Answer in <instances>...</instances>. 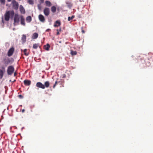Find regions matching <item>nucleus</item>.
I'll return each mask as SVG.
<instances>
[{
	"label": "nucleus",
	"mask_w": 153,
	"mask_h": 153,
	"mask_svg": "<svg viewBox=\"0 0 153 153\" xmlns=\"http://www.w3.org/2000/svg\"><path fill=\"white\" fill-rule=\"evenodd\" d=\"M14 13L13 10L8 11L4 15L5 20L6 21L9 20L10 16L11 17H13L14 15Z\"/></svg>",
	"instance_id": "1"
},
{
	"label": "nucleus",
	"mask_w": 153,
	"mask_h": 153,
	"mask_svg": "<svg viewBox=\"0 0 153 153\" xmlns=\"http://www.w3.org/2000/svg\"><path fill=\"white\" fill-rule=\"evenodd\" d=\"M14 68L12 66H9L8 67L7 69V73L9 75H11L14 72Z\"/></svg>",
	"instance_id": "2"
},
{
	"label": "nucleus",
	"mask_w": 153,
	"mask_h": 153,
	"mask_svg": "<svg viewBox=\"0 0 153 153\" xmlns=\"http://www.w3.org/2000/svg\"><path fill=\"white\" fill-rule=\"evenodd\" d=\"M12 3L13 4V7L16 10H17L19 7V4L14 0L12 1Z\"/></svg>",
	"instance_id": "3"
},
{
	"label": "nucleus",
	"mask_w": 153,
	"mask_h": 153,
	"mask_svg": "<svg viewBox=\"0 0 153 153\" xmlns=\"http://www.w3.org/2000/svg\"><path fill=\"white\" fill-rule=\"evenodd\" d=\"M19 19H20L19 16L17 14H16L14 19V24L15 23L18 24Z\"/></svg>",
	"instance_id": "4"
},
{
	"label": "nucleus",
	"mask_w": 153,
	"mask_h": 153,
	"mask_svg": "<svg viewBox=\"0 0 153 153\" xmlns=\"http://www.w3.org/2000/svg\"><path fill=\"white\" fill-rule=\"evenodd\" d=\"M14 48L13 47L11 48L9 50L7 53V55L9 56H12L14 52Z\"/></svg>",
	"instance_id": "5"
},
{
	"label": "nucleus",
	"mask_w": 153,
	"mask_h": 153,
	"mask_svg": "<svg viewBox=\"0 0 153 153\" xmlns=\"http://www.w3.org/2000/svg\"><path fill=\"white\" fill-rule=\"evenodd\" d=\"M44 13L45 16H48L50 14V9L47 7L45 8L43 11Z\"/></svg>",
	"instance_id": "6"
},
{
	"label": "nucleus",
	"mask_w": 153,
	"mask_h": 153,
	"mask_svg": "<svg viewBox=\"0 0 153 153\" xmlns=\"http://www.w3.org/2000/svg\"><path fill=\"white\" fill-rule=\"evenodd\" d=\"M36 86L38 88H41L42 89L45 88V85L41 82H38L36 83Z\"/></svg>",
	"instance_id": "7"
},
{
	"label": "nucleus",
	"mask_w": 153,
	"mask_h": 153,
	"mask_svg": "<svg viewBox=\"0 0 153 153\" xmlns=\"http://www.w3.org/2000/svg\"><path fill=\"white\" fill-rule=\"evenodd\" d=\"M20 19L21 21V24L24 26H25V19L23 16L22 15L20 16Z\"/></svg>",
	"instance_id": "8"
},
{
	"label": "nucleus",
	"mask_w": 153,
	"mask_h": 153,
	"mask_svg": "<svg viewBox=\"0 0 153 153\" xmlns=\"http://www.w3.org/2000/svg\"><path fill=\"white\" fill-rule=\"evenodd\" d=\"M39 19L40 21L42 22H44L45 21L44 17L42 14L39 15Z\"/></svg>",
	"instance_id": "9"
},
{
	"label": "nucleus",
	"mask_w": 153,
	"mask_h": 153,
	"mask_svg": "<svg viewBox=\"0 0 153 153\" xmlns=\"http://www.w3.org/2000/svg\"><path fill=\"white\" fill-rule=\"evenodd\" d=\"M24 83L26 86H29L31 83V82L30 80L25 79L24 81Z\"/></svg>",
	"instance_id": "10"
},
{
	"label": "nucleus",
	"mask_w": 153,
	"mask_h": 153,
	"mask_svg": "<svg viewBox=\"0 0 153 153\" xmlns=\"http://www.w3.org/2000/svg\"><path fill=\"white\" fill-rule=\"evenodd\" d=\"M4 63L6 65H8L10 62V60L8 58H6L4 60Z\"/></svg>",
	"instance_id": "11"
},
{
	"label": "nucleus",
	"mask_w": 153,
	"mask_h": 153,
	"mask_svg": "<svg viewBox=\"0 0 153 153\" xmlns=\"http://www.w3.org/2000/svg\"><path fill=\"white\" fill-rule=\"evenodd\" d=\"M60 25V22L59 21L57 20L56 21L55 24L54 25V27H57L59 26Z\"/></svg>",
	"instance_id": "12"
},
{
	"label": "nucleus",
	"mask_w": 153,
	"mask_h": 153,
	"mask_svg": "<svg viewBox=\"0 0 153 153\" xmlns=\"http://www.w3.org/2000/svg\"><path fill=\"white\" fill-rule=\"evenodd\" d=\"M44 85H45V88L46 87V88H48L49 87L50 85V83L48 81H46L45 82Z\"/></svg>",
	"instance_id": "13"
},
{
	"label": "nucleus",
	"mask_w": 153,
	"mask_h": 153,
	"mask_svg": "<svg viewBox=\"0 0 153 153\" xmlns=\"http://www.w3.org/2000/svg\"><path fill=\"white\" fill-rule=\"evenodd\" d=\"M44 48L47 51H48L49 48L50 47V45L49 44H47L46 45H45L44 46Z\"/></svg>",
	"instance_id": "14"
},
{
	"label": "nucleus",
	"mask_w": 153,
	"mask_h": 153,
	"mask_svg": "<svg viewBox=\"0 0 153 153\" xmlns=\"http://www.w3.org/2000/svg\"><path fill=\"white\" fill-rule=\"evenodd\" d=\"M38 36V34L36 33H34L33 34L32 38L33 39H36Z\"/></svg>",
	"instance_id": "15"
},
{
	"label": "nucleus",
	"mask_w": 153,
	"mask_h": 153,
	"mask_svg": "<svg viewBox=\"0 0 153 153\" xmlns=\"http://www.w3.org/2000/svg\"><path fill=\"white\" fill-rule=\"evenodd\" d=\"M45 3L47 6L50 7L52 5L51 3L49 1H45Z\"/></svg>",
	"instance_id": "16"
},
{
	"label": "nucleus",
	"mask_w": 153,
	"mask_h": 153,
	"mask_svg": "<svg viewBox=\"0 0 153 153\" xmlns=\"http://www.w3.org/2000/svg\"><path fill=\"white\" fill-rule=\"evenodd\" d=\"M51 10L52 12L54 13L56 12V8L54 6H52L51 8Z\"/></svg>",
	"instance_id": "17"
},
{
	"label": "nucleus",
	"mask_w": 153,
	"mask_h": 153,
	"mask_svg": "<svg viewBox=\"0 0 153 153\" xmlns=\"http://www.w3.org/2000/svg\"><path fill=\"white\" fill-rule=\"evenodd\" d=\"M32 18L30 16H29L27 17L26 18V21L27 22H30L31 21Z\"/></svg>",
	"instance_id": "18"
},
{
	"label": "nucleus",
	"mask_w": 153,
	"mask_h": 153,
	"mask_svg": "<svg viewBox=\"0 0 153 153\" xmlns=\"http://www.w3.org/2000/svg\"><path fill=\"white\" fill-rule=\"evenodd\" d=\"M4 73L3 71L0 70V79H1L3 76Z\"/></svg>",
	"instance_id": "19"
},
{
	"label": "nucleus",
	"mask_w": 153,
	"mask_h": 153,
	"mask_svg": "<svg viewBox=\"0 0 153 153\" xmlns=\"http://www.w3.org/2000/svg\"><path fill=\"white\" fill-rule=\"evenodd\" d=\"M71 54L72 55H75L77 54V52L76 51H71Z\"/></svg>",
	"instance_id": "20"
},
{
	"label": "nucleus",
	"mask_w": 153,
	"mask_h": 153,
	"mask_svg": "<svg viewBox=\"0 0 153 153\" xmlns=\"http://www.w3.org/2000/svg\"><path fill=\"white\" fill-rule=\"evenodd\" d=\"M39 46L38 44H34L33 45V48L34 49H36L38 48Z\"/></svg>",
	"instance_id": "21"
},
{
	"label": "nucleus",
	"mask_w": 153,
	"mask_h": 153,
	"mask_svg": "<svg viewBox=\"0 0 153 153\" xmlns=\"http://www.w3.org/2000/svg\"><path fill=\"white\" fill-rule=\"evenodd\" d=\"M27 49H25L24 50L23 52L25 55L26 56H27L29 55V53H28L27 52Z\"/></svg>",
	"instance_id": "22"
},
{
	"label": "nucleus",
	"mask_w": 153,
	"mask_h": 153,
	"mask_svg": "<svg viewBox=\"0 0 153 153\" xmlns=\"http://www.w3.org/2000/svg\"><path fill=\"white\" fill-rule=\"evenodd\" d=\"M74 17V15L72 16L71 17H68V20L70 21L72 20Z\"/></svg>",
	"instance_id": "23"
},
{
	"label": "nucleus",
	"mask_w": 153,
	"mask_h": 153,
	"mask_svg": "<svg viewBox=\"0 0 153 153\" xmlns=\"http://www.w3.org/2000/svg\"><path fill=\"white\" fill-rule=\"evenodd\" d=\"M28 2L30 4H33L34 3L32 0H28Z\"/></svg>",
	"instance_id": "24"
},
{
	"label": "nucleus",
	"mask_w": 153,
	"mask_h": 153,
	"mask_svg": "<svg viewBox=\"0 0 153 153\" xmlns=\"http://www.w3.org/2000/svg\"><path fill=\"white\" fill-rule=\"evenodd\" d=\"M26 39V36L24 35H23L22 37V39L23 41H25Z\"/></svg>",
	"instance_id": "25"
},
{
	"label": "nucleus",
	"mask_w": 153,
	"mask_h": 153,
	"mask_svg": "<svg viewBox=\"0 0 153 153\" xmlns=\"http://www.w3.org/2000/svg\"><path fill=\"white\" fill-rule=\"evenodd\" d=\"M37 7H38V9L40 10H41V9H42V6H41V4H39L38 5H37Z\"/></svg>",
	"instance_id": "26"
},
{
	"label": "nucleus",
	"mask_w": 153,
	"mask_h": 153,
	"mask_svg": "<svg viewBox=\"0 0 153 153\" xmlns=\"http://www.w3.org/2000/svg\"><path fill=\"white\" fill-rule=\"evenodd\" d=\"M0 1L1 4H5V0H0Z\"/></svg>",
	"instance_id": "27"
},
{
	"label": "nucleus",
	"mask_w": 153,
	"mask_h": 153,
	"mask_svg": "<svg viewBox=\"0 0 153 153\" xmlns=\"http://www.w3.org/2000/svg\"><path fill=\"white\" fill-rule=\"evenodd\" d=\"M20 11L21 12H22L24 11V13H25V10L23 7H22V8H20Z\"/></svg>",
	"instance_id": "28"
},
{
	"label": "nucleus",
	"mask_w": 153,
	"mask_h": 153,
	"mask_svg": "<svg viewBox=\"0 0 153 153\" xmlns=\"http://www.w3.org/2000/svg\"><path fill=\"white\" fill-rule=\"evenodd\" d=\"M58 82H57V81H56L55 82V84L53 86V88H54L56 86V85H57V84L58 83Z\"/></svg>",
	"instance_id": "29"
},
{
	"label": "nucleus",
	"mask_w": 153,
	"mask_h": 153,
	"mask_svg": "<svg viewBox=\"0 0 153 153\" xmlns=\"http://www.w3.org/2000/svg\"><path fill=\"white\" fill-rule=\"evenodd\" d=\"M66 76L65 74H63L62 75V77L63 78H65L66 77Z\"/></svg>",
	"instance_id": "30"
},
{
	"label": "nucleus",
	"mask_w": 153,
	"mask_h": 153,
	"mask_svg": "<svg viewBox=\"0 0 153 153\" xmlns=\"http://www.w3.org/2000/svg\"><path fill=\"white\" fill-rule=\"evenodd\" d=\"M40 1H41V3H42L44 2V0H40Z\"/></svg>",
	"instance_id": "31"
},
{
	"label": "nucleus",
	"mask_w": 153,
	"mask_h": 153,
	"mask_svg": "<svg viewBox=\"0 0 153 153\" xmlns=\"http://www.w3.org/2000/svg\"><path fill=\"white\" fill-rule=\"evenodd\" d=\"M82 33H85V31L83 29L82 30Z\"/></svg>",
	"instance_id": "32"
},
{
	"label": "nucleus",
	"mask_w": 153,
	"mask_h": 153,
	"mask_svg": "<svg viewBox=\"0 0 153 153\" xmlns=\"http://www.w3.org/2000/svg\"><path fill=\"white\" fill-rule=\"evenodd\" d=\"M25 111V110L24 109H23L22 110V113H24V112Z\"/></svg>",
	"instance_id": "33"
},
{
	"label": "nucleus",
	"mask_w": 153,
	"mask_h": 153,
	"mask_svg": "<svg viewBox=\"0 0 153 153\" xmlns=\"http://www.w3.org/2000/svg\"><path fill=\"white\" fill-rule=\"evenodd\" d=\"M17 75L16 73L15 72L14 74V76H16Z\"/></svg>",
	"instance_id": "34"
},
{
	"label": "nucleus",
	"mask_w": 153,
	"mask_h": 153,
	"mask_svg": "<svg viewBox=\"0 0 153 153\" xmlns=\"http://www.w3.org/2000/svg\"><path fill=\"white\" fill-rule=\"evenodd\" d=\"M50 30V29H47L46 30V31H48V30Z\"/></svg>",
	"instance_id": "35"
},
{
	"label": "nucleus",
	"mask_w": 153,
	"mask_h": 153,
	"mask_svg": "<svg viewBox=\"0 0 153 153\" xmlns=\"http://www.w3.org/2000/svg\"><path fill=\"white\" fill-rule=\"evenodd\" d=\"M59 32H58L57 33V35H59Z\"/></svg>",
	"instance_id": "36"
},
{
	"label": "nucleus",
	"mask_w": 153,
	"mask_h": 153,
	"mask_svg": "<svg viewBox=\"0 0 153 153\" xmlns=\"http://www.w3.org/2000/svg\"><path fill=\"white\" fill-rule=\"evenodd\" d=\"M7 1L8 2H10L11 1V0H7Z\"/></svg>",
	"instance_id": "37"
},
{
	"label": "nucleus",
	"mask_w": 153,
	"mask_h": 153,
	"mask_svg": "<svg viewBox=\"0 0 153 153\" xmlns=\"http://www.w3.org/2000/svg\"><path fill=\"white\" fill-rule=\"evenodd\" d=\"M71 6H72V5H71V6H70V5H68V7H71Z\"/></svg>",
	"instance_id": "38"
},
{
	"label": "nucleus",
	"mask_w": 153,
	"mask_h": 153,
	"mask_svg": "<svg viewBox=\"0 0 153 153\" xmlns=\"http://www.w3.org/2000/svg\"><path fill=\"white\" fill-rule=\"evenodd\" d=\"M19 96H20V97H21L22 96H21V95H19Z\"/></svg>",
	"instance_id": "39"
},
{
	"label": "nucleus",
	"mask_w": 153,
	"mask_h": 153,
	"mask_svg": "<svg viewBox=\"0 0 153 153\" xmlns=\"http://www.w3.org/2000/svg\"><path fill=\"white\" fill-rule=\"evenodd\" d=\"M2 22H3V19H2Z\"/></svg>",
	"instance_id": "40"
},
{
	"label": "nucleus",
	"mask_w": 153,
	"mask_h": 153,
	"mask_svg": "<svg viewBox=\"0 0 153 153\" xmlns=\"http://www.w3.org/2000/svg\"><path fill=\"white\" fill-rule=\"evenodd\" d=\"M21 51H22V49H21Z\"/></svg>",
	"instance_id": "41"
}]
</instances>
